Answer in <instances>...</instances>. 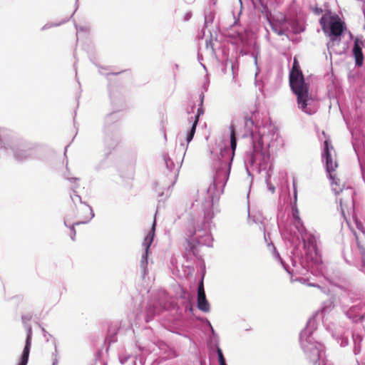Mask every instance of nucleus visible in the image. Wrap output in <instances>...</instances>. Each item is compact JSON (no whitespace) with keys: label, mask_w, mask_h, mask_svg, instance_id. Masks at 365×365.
Listing matches in <instances>:
<instances>
[{"label":"nucleus","mask_w":365,"mask_h":365,"mask_svg":"<svg viewBox=\"0 0 365 365\" xmlns=\"http://www.w3.org/2000/svg\"><path fill=\"white\" fill-rule=\"evenodd\" d=\"M75 197H76V198H78L79 201L81 202V198H80V197H79L78 195H75Z\"/></svg>","instance_id":"obj_18"},{"label":"nucleus","mask_w":365,"mask_h":365,"mask_svg":"<svg viewBox=\"0 0 365 365\" xmlns=\"http://www.w3.org/2000/svg\"><path fill=\"white\" fill-rule=\"evenodd\" d=\"M330 149H333V146L329 147V140L324 141V149L323 156L326 159V168L327 172L329 175V178H334L336 177V168L338 167V164L336 161L333 160V158L330 153Z\"/></svg>","instance_id":"obj_3"},{"label":"nucleus","mask_w":365,"mask_h":365,"mask_svg":"<svg viewBox=\"0 0 365 365\" xmlns=\"http://www.w3.org/2000/svg\"><path fill=\"white\" fill-rule=\"evenodd\" d=\"M323 31L328 34L331 40L341 36L344 32L345 23L338 16L324 15L319 20Z\"/></svg>","instance_id":"obj_2"},{"label":"nucleus","mask_w":365,"mask_h":365,"mask_svg":"<svg viewBox=\"0 0 365 365\" xmlns=\"http://www.w3.org/2000/svg\"><path fill=\"white\" fill-rule=\"evenodd\" d=\"M220 365H227V364H226V362L225 361V362L220 363Z\"/></svg>","instance_id":"obj_19"},{"label":"nucleus","mask_w":365,"mask_h":365,"mask_svg":"<svg viewBox=\"0 0 365 365\" xmlns=\"http://www.w3.org/2000/svg\"><path fill=\"white\" fill-rule=\"evenodd\" d=\"M34 151V148L27 143H21L14 148V155L16 160H23L30 158Z\"/></svg>","instance_id":"obj_4"},{"label":"nucleus","mask_w":365,"mask_h":365,"mask_svg":"<svg viewBox=\"0 0 365 365\" xmlns=\"http://www.w3.org/2000/svg\"><path fill=\"white\" fill-rule=\"evenodd\" d=\"M305 247H308V249H310L313 250L315 254L317 255V240L315 237L310 236L307 240V242H305Z\"/></svg>","instance_id":"obj_14"},{"label":"nucleus","mask_w":365,"mask_h":365,"mask_svg":"<svg viewBox=\"0 0 365 365\" xmlns=\"http://www.w3.org/2000/svg\"><path fill=\"white\" fill-rule=\"evenodd\" d=\"M78 217L80 221L74 223L73 226L88 222L93 217L92 208L88 205L81 202L78 208Z\"/></svg>","instance_id":"obj_5"},{"label":"nucleus","mask_w":365,"mask_h":365,"mask_svg":"<svg viewBox=\"0 0 365 365\" xmlns=\"http://www.w3.org/2000/svg\"><path fill=\"white\" fill-rule=\"evenodd\" d=\"M329 179L331 180V190L336 195H339L343 191L344 188V183L338 178L337 173H336V177L334 179Z\"/></svg>","instance_id":"obj_9"},{"label":"nucleus","mask_w":365,"mask_h":365,"mask_svg":"<svg viewBox=\"0 0 365 365\" xmlns=\"http://www.w3.org/2000/svg\"><path fill=\"white\" fill-rule=\"evenodd\" d=\"M230 146L233 153H235L237 147V140L235 136V128L233 125L230 126Z\"/></svg>","instance_id":"obj_15"},{"label":"nucleus","mask_w":365,"mask_h":365,"mask_svg":"<svg viewBox=\"0 0 365 365\" xmlns=\"http://www.w3.org/2000/svg\"><path fill=\"white\" fill-rule=\"evenodd\" d=\"M253 126L254 122L251 118L245 117V135L253 136Z\"/></svg>","instance_id":"obj_13"},{"label":"nucleus","mask_w":365,"mask_h":365,"mask_svg":"<svg viewBox=\"0 0 365 365\" xmlns=\"http://www.w3.org/2000/svg\"><path fill=\"white\" fill-rule=\"evenodd\" d=\"M362 45V42H361L358 38L355 40L353 48V54L355 58L356 65L358 66H361L364 62V55L361 48Z\"/></svg>","instance_id":"obj_7"},{"label":"nucleus","mask_w":365,"mask_h":365,"mask_svg":"<svg viewBox=\"0 0 365 365\" xmlns=\"http://www.w3.org/2000/svg\"><path fill=\"white\" fill-rule=\"evenodd\" d=\"M292 215L294 219V224L296 228L298 230L299 232H304L305 230V228L299 217V211L297 207L293 208Z\"/></svg>","instance_id":"obj_11"},{"label":"nucleus","mask_w":365,"mask_h":365,"mask_svg":"<svg viewBox=\"0 0 365 365\" xmlns=\"http://www.w3.org/2000/svg\"><path fill=\"white\" fill-rule=\"evenodd\" d=\"M217 352L218 355L219 364L225 362V359L224 358L222 350L220 348H217Z\"/></svg>","instance_id":"obj_17"},{"label":"nucleus","mask_w":365,"mask_h":365,"mask_svg":"<svg viewBox=\"0 0 365 365\" xmlns=\"http://www.w3.org/2000/svg\"><path fill=\"white\" fill-rule=\"evenodd\" d=\"M31 329L29 328L28 334H27V337H26V345L24 349V351H23L22 355H21V361L19 364V365H26L27 364L28 360H29L30 349H31Z\"/></svg>","instance_id":"obj_8"},{"label":"nucleus","mask_w":365,"mask_h":365,"mask_svg":"<svg viewBox=\"0 0 365 365\" xmlns=\"http://www.w3.org/2000/svg\"><path fill=\"white\" fill-rule=\"evenodd\" d=\"M346 195H347V198L345 199V200H344L342 198L339 199V203H340V206H341V212H342L343 215H344V207H343L344 201V202H346V203L351 202L352 195H353V193H354V192L351 189H346Z\"/></svg>","instance_id":"obj_16"},{"label":"nucleus","mask_w":365,"mask_h":365,"mask_svg":"<svg viewBox=\"0 0 365 365\" xmlns=\"http://www.w3.org/2000/svg\"><path fill=\"white\" fill-rule=\"evenodd\" d=\"M289 84L293 93L297 96L299 108L309 115L315 113L318 106L309 93V85L305 83L297 58H294L292 68L289 73Z\"/></svg>","instance_id":"obj_1"},{"label":"nucleus","mask_w":365,"mask_h":365,"mask_svg":"<svg viewBox=\"0 0 365 365\" xmlns=\"http://www.w3.org/2000/svg\"><path fill=\"white\" fill-rule=\"evenodd\" d=\"M197 308L204 312L210 311V304L207 302L204 289L203 282L201 281L197 289Z\"/></svg>","instance_id":"obj_6"},{"label":"nucleus","mask_w":365,"mask_h":365,"mask_svg":"<svg viewBox=\"0 0 365 365\" xmlns=\"http://www.w3.org/2000/svg\"><path fill=\"white\" fill-rule=\"evenodd\" d=\"M155 222L153 223L152 230L149 232L148 235L145 237L143 243V246L145 247L146 254L148 253V250L153 241V237L155 235Z\"/></svg>","instance_id":"obj_12"},{"label":"nucleus","mask_w":365,"mask_h":365,"mask_svg":"<svg viewBox=\"0 0 365 365\" xmlns=\"http://www.w3.org/2000/svg\"><path fill=\"white\" fill-rule=\"evenodd\" d=\"M202 113H203L202 108H198L197 109V115L195 117V120L192 123V128H191L190 132L187 135L186 140H187V143H190L192 140V138L194 137V135H195V133L197 125L198 123L199 117Z\"/></svg>","instance_id":"obj_10"}]
</instances>
